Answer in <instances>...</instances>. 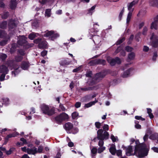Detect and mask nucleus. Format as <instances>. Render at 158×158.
<instances>
[{
    "mask_svg": "<svg viewBox=\"0 0 158 158\" xmlns=\"http://www.w3.org/2000/svg\"><path fill=\"white\" fill-rule=\"evenodd\" d=\"M116 149L115 146L114 145H112L109 148L110 152L113 155H115L116 154Z\"/></svg>",
    "mask_w": 158,
    "mask_h": 158,
    "instance_id": "nucleus-22",
    "label": "nucleus"
},
{
    "mask_svg": "<svg viewBox=\"0 0 158 158\" xmlns=\"http://www.w3.org/2000/svg\"><path fill=\"white\" fill-rule=\"evenodd\" d=\"M116 153L118 156H122V151L121 150H118L116 151Z\"/></svg>",
    "mask_w": 158,
    "mask_h": 158,
    "instance_id": "nucleus-50",
    "label": "nucleus"
},
{
    "mask_svg": "<svg viewBox=\"0 0 158 158\" xmlns=\"http://www.w3.org/2000/svg\"><path fill=\"white\" fill-rule=\"evenodd\" d=\"M157 56V54L156 52H155L154 53L153 56L152 57V60L154 61H155L156 59V58Z\"/></svg>",
    "mask_w": 158,
    "mask_h": 158,
    "instance_id": "nucleus-60",
    "label": "nucleus"
},
{
    "mask_svg": "<svg viewBox=\"0 0 158 158\" xmlns=\"http://www.w3.org/2000/svg\"><path fill=\"white\" fill-rule=\"evenodd\" d=\"M132 70L131 69H129L127 70L125 72H124L122 75V77L123 78H125L129 76L130 71Z\"/></svg>",
    "mask_w": 158,
    "mask_h": 158,
    "instance_id": "nucleus-23",
    "label": "nucleus"
},
{
    "mask_svg": "<svg viewBox=\"0 0 158 158\" xmlns=\"http://www.w3.org/2000/svg\"><path fill=\"white\" fill-rule=\"evenodd\" d=\"M105 149V147H100L98 149V152L99 153H100L103 152Z\"/></svg>",
    "mask_w": 158,
    "mask_h": 158,
    "instance_id": "nucleus-39",
    "label": "nucleus"
},
{
    "mask_svg": "<svg viewBox=\"0 0 158 158\" xmlns=\"http://www.w3.org/2000/svg\"><path fill=\"white\" fill-rule=\"evenodd\" d=\"M135 127L137 129H140L141 127V126L140 125L138 124V121H135Z\"/></svg>",
    "mask_w": 158,
    "mask_h": 158,
    "instance_id": "nucleus-55",
    "label": "nucleus"
},
{
    "mask_svg": "<svg viewBox=\"0 0 158 158\" xmlns=\"http://www.w3.org/2000/svg\"><path fill=\"white\" fill-rule=\"evenodd\" d=\"M107 60L112 66L114 65L116 63L119 64L121 63L120 59L118 57H117L115 59L108 58Z\"/></svg>",
    "mask_w": 158,
    "mask_h": 158,
    "instance_id": "nucleus-9",
    "label": "nucleus"
},
{
    "mask_svg": "<svg viewBox=\"0 0 158 158\" xmlns=\"http://www.w3.org/2000/svg\"><path fill=\"white\" fill-rule=\"evenodd\" d=\"M91 156L92 157L95 156V155L97 153V149L95 147H94L91 149Z\"/></svg>",
    "mask_w": 158,
    "mask_h": 158,
    "instance_id": "nucleus-26",
    "label": "nucleus"
},
{
    "mask_svg": "<svg viewBox=\"0 0 158 158\" xmlns=\"http://www.w3.org/2000/svg\"><path fill=\"white\" fill-rule=\"evenodd\" d=\"M98 89L97 86H93L92 87H88L84 88H81V89L84 91H91L94 90L96 89Z\"/></svg>",
    "mask_w": 158,
    "mask_h": 158,
    "instance_id": "nucleus-15",
    "label": "nucleus"
},
{
    "mask_svg": "<svg viewBox=\"0 0 158 158\" xmlns=\"http://www.w3.org/2000/svg\"><path fill=\"white\" fill-rule=\"evenodd\" d=\"M106 75V73H99L96 74L93 78H89L87 84L89 86H93L101 80Z\"/></svg>",
    "mask_w": 158,
    "mask_h": 158,
    "instance_id": "nucleus-2",
    "label": "nucleus"
},
{
    "mask_svg": "<svg viewBox=\"0 0 158 158\" xmlns=\"http://www.w3.org/2000/svg\"><path fill=\"white\" fill-rule=\"evenodd\" d=\"M149 3L151 6L158 7V0H149Z\"/></svg>",
    "mask_w": 158,
    "mask_h": 158,
    "instance_id": "nucleus-20",
    "label": "nucleus"
},
{
    "mask_svg": "<svg viewBox=\"0 0 158 158\" xmlns=\"http://www.w3.org/2000/svg\"><path fill=\"white\" fill-rule=\"evenodd\" d=\"M150 28L151 29L154 28L155 30H157L158 28V23L154 21L151 23Z\"/></svg>",
    "mask_w": 158,
    "mask_h": 158,
    "instance_id": "nucleus-24",
    "label": "nucleus"
},
{
    "mask_svg": "<svg viewBox=\"0 0 158 158\" xmlns=\"http://www.w3.org/2000/svg\"><path fill=\"white\" fill-rule=\"evenodd\" d=\"M15 47H13V46H12L10 50V52L11 54H13L15 51Z\"/></svg>",
    "mask_w": 158,
    "mask_h": 158,
    "instance_id": "nucleus-57",
    "label": "nucleus"
},
{
    "mask_svg": "<svg viewBox=\"0 0 158 158\" xmlns=\"http://www.w3.org/2000/svg\"><path fill=\"white\" fill-rule=\"evenodd\" d=\"M95 125L96 128H100L101 124L100 122H97L95 123Z\"/></svg>",
    "mask_w": 158,
    "mask_h": 158,
    "instance_id": "nucleus-51",
    "label": "nucleus"
},
{
    "mask_svg": "<svg viewBox=\"0 0 158 158\" xmlns=\"http://www.w3.org/2000/svg\"><path fill=\"white\" fill-rule=\"evenodd\" d=\"M27 152L29 154L35 155L37 153V148H34L33 149L27 148Z\"/></svg>",
    "mask_w": 158,
    "mask_h": 158,
    "instance_id": "nucleus-16",
    "label": "nucleus"
},
{
    "mask_svg": "<svg viewBox=\"0 0 158 158\" xmlns=\"http://www.w3.org/2000/svg\"><path fill=\"white\" fill-rule=\"evenodd\" d=\"M92 75V72L91 71H88L86 72L85 75L86 77H91Z\"/></svg>",
    "mask_w": 158,
    "mask_h": 158,
    "instance_id": "nucleus-46",
    "label": "nucleus"
},
{
    "mask_svg": "<svg viewBox=\"0 0 158 158\" xmlns=\"http://www.w3.org/2000/svg\"><path fill=\"white\" fill-rule=\"evenodd\" d=\"M18 52L19 54L23 56L25 55V51L22 49H20L18 50Z\"/></svg>",
    "mask_w": 158,
    "mask_h": 158,
    "instance_id": "nucleus-48",
    "label": "nucleus"
},
{
    "mask_svg": "<svg viewBox=\"0 0 158 158\" xmlns=\"http://www.w3.org/2000/svg\"><path fill=\"white\" fill-rule=\"evenodd\" d=\"M16 136V135L15 133H13L12 134H10L8 135L5 138V139L7 141H8V140L9 138H11L12 137H14Z\"/></svg>",
    "mask_w": 158,
    "mask_h": 158,
    "instance_id": "nucleus-32",
    "label": "nucleus"
},
{
    "mask_svg": "<svg viewBox=\"0 0 158 158\" xmlns=\"http://www.w3.org/2000/svg\"><path fill=\"white\" fill-rule=\"evenodd\" d=\"M103 131H106L109 130V126L107 124H105L103 127Z\"/></svg>",
    "mask_w": 158,
    "mask_h": 158,
    "instance_id": "nucleus-49",
    "label": "nucleus"
},
{
    "mask_svg": "<svg viewBox=\"0 0 158 158\" xmlns=\"http://www.w3.org/2000/svg\"><path fill=\"white\" fill-rule=\"evenodd\" d=\"M15 149V148H10L8 151H6V154L9 155H10L12 152L14 151Z\"/></svg>",
    "mask_w": 158,
    "mask_h": 158,
    "instance_id": "nucleus-36",
    "label": "nucleus"
},
{
    "mask_svg": "<svg viewBox=\"0 0 158 158\" xmlns=\"http://www.w3.org/2000/svg\"><path fill=\"white\" fill-rule=\"evenodd\" d=\"M148 31V28L147 27L145 26L144 27L143 31H142V34L143 35H146L147 34V32Z\"/></svg>",
    "mask_w": 158,
    "mask_h": 158,
    "instance_id": "nucleus-42",
    "label": "nucleus"
},
{
    "mask_svg": "<svg viewBox=\"0 0 158 158\" xmlns=\"http://www.w3.org/2000/svg\"><path fill=\"white\" fill-rule=\"evenodd\" d=\"M3 102L2 104H5L6 105H8L9 103V99L8 98H6L3 99Z\"/></svg>",
    "mask_w": 158,
    "mask_h": 158,
    "instance_id": "nucleus-40",
    "label": "nucleus"
},
{
    "mask_svg": "<svg viewBox=\"0 0 158 158\" xmlns=\"http://www.w3.org/2000/svg\"><path fill=\"white\" fill-rule=\"evenodd\" d=\"M144 25V22H142L140 23L139 25V29H141Z\"/></svg>",
    "mask_w": 158,
    "mask_h": 158,
    "instance_id": "nucleus-59",
    "label": "nucleus"
},
{
    "mask_svg": "<svg viewBox=\"0 0 158 158\" xmlns=\"http://www.w3.org/2000/svg\"><path fill=\"white\" fill-rule=\"evenodd\" d=\"M96 102L95 101L91 102L85 104V106L87 108H88L94 105Z\"/></svg>",
    "mask_w": 158,
    "mask_h": 158,
    "instance_id": "nucleus-35",
    "label": "nucleus"
},
{
    "mask_svg": "<svg viewBox=\"0 0 158 158\" xmlns=\"http://www.w3.org/2000/svg\"><path fill=\"white\" fill-rule=\"evenodd\" d=\"M47 53V51L46 50H44L41 53V55L42 56H45Z\"/></svg>",
    "mask_w": 158,
    "mask_h": 158,
    "instance_id": "nucleus-63",
    "label": "nucleus"
},
{
    "mask_svg": "<svg viewBox=\"0 0 158 158\" xmlns=\"http://www.w3.org/2000/svg\"><path fill=\"white\" fill-rule=\"evenodd\" d=\"M27 38L24 35L20 36L18 41L17 43L20 45L25 47L28 44V42L27 40Z\"/></svg>",
    "mask_w": 158,
    "mask_h": 158,
    "instance_id": "nucleus-8",
    "label": "nucleus"
},
{
    "mask_svg": "<svg viewBox=\"0 0 158 158\" xmlns=\"http://www.w3.org/2000/svg\"><path fill=\"white\" fill-rule=\"evenodd\" d=\"M100 140L99 141L98 143V145L100 147H103V145L104 144V142L103 140L104 139H100Z\"/></svg>",
    "mask_w": 158,
    "mask_h": 158,
    "instance_id": "nucleus-54",
    "label": "nucleus"
},
{
    "mask_svg": "<svg viewBox=\"0 0 158 158\" xmlns=\"http://www.w3.org/2000/svg\"><path fill=\"white\" fill-rule=\"evenodd\" d=\"M78 130L77 128H73L72 131H71V133L73 134H75L78 132Z\"/></svg>",
    "mask_w": 158,
    "mask_h": 158,
    "instance_id": "nucleus-56",
    "label": "nucleus"
},
{
    "mask_svg": "<svg viewBox=\"0 0 158 158\" xmlns=\"http://www.w3.org/2000/svg\"><path fill=\"white\" fill-rule=\"evenodd\" d=\"M135 54L133 52H131L128 55V59L133 60L135 58Z\"/></svg>",
    "mask_w": 158,
    "mask_h": 158,
    "instance_id": "nucleus-27",
    "label": "nucleus"
},
{
    "mask_svg": "<svg viewBox=\"0 0 158 158\" xmlns=\"http://www.w3.org/2000/svg\"><path fill=\"white\" fill-rule=\"evenodd\" d=\"M45 16L49 17L51 15V9H47L45 12Z\"/></svg>",
    "mask_w": 158,
    "mask_h": 158,
    "instance_id": "nucleus-38",
    "label": "nucleus"
},
{
    "mask_svg": "<svg viewBox=\"0 0 158 158\" xmlns=\"http://www.w3.org/2000/svg\"><path fill=\"white\" fill-rule=\"evenodd\" d=\"M124 11V7H123L122 10L120 12L119 15V18L120 20H121L123 16V13Z\"/></svg>",
    "mask_w": 158,
    "mask_h": 158,
    "instance_id": "nucleus-43",
    "label": "nucleus"
},
{
    "mask_svg": "<svg viewBox=\"0 0 158 158\" xmlns=\"http://www.w3.org/2000/svg\"><path fill=\"white\" fill-rule=\"evenodd\" d=\"M78 115V113L75 112L73 113L72 114V117L73 119H75L76 118Z\"/></svg>",
    "mask_w": 158,
    "mask_h": 158,
    "instance_id": "nucleus-44",
    "label": "nucleus"
},
{
    "mask_svg": "<svg viewBox=\"0 0 158 158\" xmlns=\"http://www.w3.org/2000/svg\"><path fill=\"white\" fill-rule=\"evenodd\" d=\"M53 0H40V2L42 4H44L47 2H52Z\"/></svg>",
    "mask_w": 158,
    "mask_h": 158,
    "instance_id": "nucleus-34",
    "label": "nucleus"
},
{
    "mask_svg": "<svg viewBox=\"0 0 158 158\" xmlns=\"http://www.w3.org/2000/svg\"><path fill=\"white\" fill-rule=\"evenodd\" d=\"M16 0H11L10 2V6L12 9H14L16 6Z\"/></svg>",
    "mask_w": 158,
    "mask_h": 158,
    "instance_id": "nucleus-25",
    "label": "nucleus"
},
{
    "mask_svg": "<svg viewBox=\"0 0 158 158\" xmlns=\"http://www.w3.org/2000/svg\"><path fill=\"white\" fill-rule=\"evenodd\" d=\"M64 127L67 133H71V130L73 128V125L71 123L68 122L65 124Z\"/></svg>",
    "mask_w": 158,
    "mask_h": 158,
    "instance_id": "nucleus-14",
    "label": "nucleus"
},
{
    "mask_svg": "<svg viewBox=\"0 0 158 158\" xmlns=\"http://www.w3.org/2000/svg\"><path fill=\"white\" fill-rule=\"evenodd\" d=\"M43 150V147L42 146H39L37 150V152L41 153Z\"/></svg>",
    "mask_w": 158,
    "mask_h": 158,
    "instance_id": "nucleus-53",
    "label": "nucleus"
},
{
    "mask_svg": "<svg viewBox=\"0 0 158 158\" xmlns=\"http://www.w3.org/2000/svg\"><path fill=\"white\" fill-rule=\"evenodd\" d=\"M36 34L38 35L39 34L37 33L35 34L34 33H31L29 35L28 38L31 40H33L36 37Z\"/></svg>",
    "mask_w": 158,
    "mask_h": 158,
    "instance_id": "nucleus-31",
    "label": "nucleus"
},
{
    "mask_svg": "<svg viewBox=\"0 0 158 158\" xmlns=\"http://www.w3.org/2000/svg\"><path fill=\"white\" fill-rule=\"evenodd\" d=\"M151 40H152V45L154 48L158 47V37L155 35L154 33H152V36L150 38Z\"/></svg>",
    "mask_w": 158,
    "mask_h": 158,
    "instance_id": "nucleus-10",
    "label": "nucleus"
},
{
    "mask_svg": "<svg viewBox=\"0 0 158 158\" xmlns=\"http://www.w3.org/2000/svg\"><path fill=\"white\" fill-rule=\"evenodd\" d=\"M44 35L45 37H50L51 40H53L59 36V35L53 31H47Z\"/></svg>",
    "mask_w": 158,
    "mask_h": 158,
    "instance_id": "nucleus-6",
    "label": "nucleus"
},
{
    "mask_svg": "<svg viewBox=\"0 0 158 158\" xmlns=\"http://www.w3.org/2000/svg\"><path fill=\"white\" fill-rule=\"evenodd\" d=\"M139 0H134L127 4V9L129 11L133 12L134 10L133 6L138 4Z\"/></svg>",
    "mask_w": 158,
    "mask_h": 158,
    "instance_id": "nucleus-12",
    "label": "nucleus"
},
{
    "mask_svg": "<svg viewBox=\"0 0 158 158\" xmlns=\"http://www.w3.org/2000/svg\"><path fill=\"white\" fill-rule=\"evenodd\" d=\"M34 42L35 44H39L38 46L40 49L48 48V43L44 39L38 38L34 40Z\"/></svg>",
    "mask_w": 158,
    "mask_h": 158,
    "instance_id": "nucleus-4",
    "label": "nucleus"
},
{
    "mask_svg": "<svg viewBox=\"0 0 158 158\" xmlns=\"http://www.w3.org/2000/svg\"><path fill=\"white\" fill-rule=\"evenodd\" d=\"M7 56L4 53H1L0 54V58L2 60H5L7 58Z\"/></svg>",
    "mask_w": 158,
    "mask_h": 158,
    "instance_id": "nucleus-33",
    "label": "nucleus"
},
{
    "mask_svg": "<svg viewBox=\"0 0 158 158\" xmlns=\"http://www.w3.org/2000/svg\"><path fill=\"white\" fill-rule=\"evenodd\" d=\"M127 52H131L133 50V48L129 46H127L125 48Z\"/></svg>",
    "mask_w": 158,
    "mask_h": 158,
    "instance_id": "nucleus-45",
    "label": "nucleus"
},
{
    "mask_svg": "<svg viewBox=\"0 0 158 158\" xmlns=\"http://www.w3.org/2000/svg\"><path fill=\"white\" fill-rule=\"evenodd\" d=\"M69 63H70L69 62H67V60H64L61 61L60 63V64L61 65L64 66L68 65L69 64Z\"/></svg>",
    "mask_w": 158,
    "mask_h": 158,
    "instance_id": "nucleus-37",
    "label": "nucleus"
},
{
    "mask_svg": "<svg viewBox=\"0 0 158 158\" xmlns=\"http://www.w3.org/2000/svg\"><path fill=\"white\" fill-rule=\"evenodd\" d=\"M29 66V63L28 62L23 61L21 64V68L23 70L27 69Z\"/></svg>",
    "mask_w": 158,
    "mask_h": 158,
    "instance_id": "nucleus-19",
    "label": "nucleus"
},
{
    "mask_svg": "<svg viewBox=\"0 0 158 158\" xmlns=\"http://www.w3.org/2000/svg\"><path fill=\"white\" fill-rule=\"evenodd\" d=\"M81 103L79 102H77L75 104V106L76 108H78L80 107Z\"/></svg>",
    "mask_w": 158,
    "mask_h": 158,
    "instance_id": "nucleus-64",
    "label": "nucleus"
},
{
    "mask_svg": "<svg viewBox=\"0 0 158 158\" xmlns=\"http://www.w3.org/2000/svg\"><path fill=\"white\" fill-rule=\"evenodd\" d=\"M23 59V57L21 56L18 55L15 57V61L17 62L21 61Z\"/></svg>",
    "mask_w": 158,
    "mask_h": 158,
    "instance_id": "nucleus-28",
    "label": "nucleus"
},
{
    "mask_svg": "<svg viewBox=\"0 0 158 158\" xmlns=\"http://www.w3.org/2000/svg\"><path fill=\"white\" fill-rule=\"evenodd\" d=\"M93 40L95 44H99L101 42V38L99 36H95Z\"/></svg>",
    "mask_w": 158,
    "mask_h": 158,
    "instance_id": "nucleus-21",
    "label": "nucleus"
},
{
    "mask_svg": "<svg viewBox=\"0 0 158 158\" xmlns=\"http://www.w3.org/2000/svg\"><path fill=\"white\" fill-rule=\"evenodd\" d=\"M150 138L153 139H156L158 138V133H155L152 134L150 136Z\"/></svg>",
    "mask_w": 158,
    "mask_h": 158,
    "instance_id": "nucleus-30",
    "label": "nucleus"
},
{
    "mask_svg": "<svg viewBox=\"0 0 158 158\" xmlns=\"http://www.w3.org/2000/svg\"><path fill=\"white\" fill-rule=\"evenodd\" d=\"M7 25V23L6 21H3L0 24V27L1 28L4 29L6 28Z\"/></svg>",
    "mask_w": 158,
    "mask_h": 158,
    "instance_id": "nucleus-29",
    "label": "nucleus"
},
{
    "mask_svg": "<svg viewBox=\"0 0 158 158\" xmlns=\"http://www.w3.org/2000/svg\"><path fill=\"white\" fill-rule=\"evenodd\" d=\"M134 37V35H131L129 39V40L128 42V44H130L131 43V41L133 39Z\"/></svg>",
    "mask_w": 158,
    "mask_h": 158,
    "instance_id": "nucleus-62",
    "label": "nucleus"
},
{
    "mask_svg": "<svg viewBox=\"0 0 158 158\" xmlns=\"http://www.w3.org/2000/svg\"><path fill=\"white\" fill-rule=\"evenodd\" d=\"M7 73H2L0 76V81H2L4 80L5 75Z\"/></svg>",
    "mask_w": 158,
    "mask_h": 158,
    "instance_id": "nucleus-52",
    "label": "nucleus"
},
{
    "mask_svg": "<svg viewBox=\"0 0 158 158\" xmlns=\"http://www.w3.org/2000/svg\"><path fill=\"white\" fill-rule=\"evenodd\" d=\"M68 115L64 113L60 114L57 116L55 118V119L58 123H61L63 121L68 118Z\"/></svg>",
    "mask_w": 158,
    "mask_h": 158,
    "instance_id": "nucleus-7",
    "label": "nucleus"
},
{
    "mask_svg": "<svg viewBox=\"0 0 158 158\" xmlns=\"http://www.w3.org/2000/svg\"><path fill=\"white\" fill-rule=\"evenodd\" d=\"M8 71L7 67L5 65H2L0 66V73L7 74Z\"/></svg>",
    "mask_w": 158,
    "mask_h": 158,
    "instance_id": "nucleus-18",
    "label": "nucleus"
},
{
    "mask_svg": "<svg viewBox=\"0 0 158 158\" xmlns=\"http://www.w3.org/2000/svg\"><path fill=\"white\" fill-rule=\"evenodd\" d=\"M14 71L12 72V74L15 77L16 75H17L20 73V70L19 69L20 68L19 65H17V67L14 66L13 67Z\"/></svg>",
    "mask_w": 158,
    "mask_h": 158,
    "instance_id": "nucleus-17",
    "label": "nucleus"
},
{
    "mask_svg": "<svg viewBox=\"0 0 158 158\" xmlns=\"http://www.w3.org/2000/svg\"><path fill=\"white\" fill-rule=\"evenodd\" d=\"M148 151V149L146 148V145L142 143L135 145L134 153H131L133 152L132 146H129L126 149V153L128 156L135 155L137 157L140 158L147 156Z\"/></svg>",
    "mask_w": 158,
    "mask_h": 158,
    "instance_id": "nucleus-1",
    "label": "nucleus"
},
{
    "mask_svg": "<svg viewBox=\"0 0 158 158\" xmlns=\"http://www.w3.org/2000/svg\"><path fill=\"white\" fill-rule=\"evenodd\" d=\"M125 40V38H123L121 39L118 40L116 43V44L117 45H119L121 43H122L124 40Z\"/></svg>",
    "mask_w": 158,
    "mask_h": 158,
    "instance_id": "nucleus-47",
    "label": "nucleus"
},
{
    "mask_svg": "<svg viewBox=\"0 0 158 158\" xmlns=\"http://www.w3.org/2000/svg\"><path fill=\"white\" fill-rule=\"evenodd\" d=\"M132 12L129 11V12L127 15V18L130 19H131L132 15Z\"/></svg>",
    "mask_w": 158,
    "mask_h": 158,
    "instance_id": "nucleus-58",
    "label": "nucleus"
},
{
    "mask_svg": "<svg viewBox=\"0 0 158 158\" xmlns=\"http://www.w3.org/2000/svg\"><path fill=\"white\" fill-rule=\"evenodd\" d=\"M9 15L8 12H4L2 15V17L3 19H6Z\"/></svg>",
    "mask_w": 158,
    "mask_h": 158,
    "instance_id": "nucleus-41",
    "label": "nucleus"
},
{
    "mask_svg": "<svg viewBox=\"0 0 158 158\" xmlns=\"http://www.w3.org/2000/svg\"><path fill=\"white\" fill-rule=\"evenodd\" d=\"M18 24V21L13 19H11L10 20L8 26L9 28L13 29L16 27Z\"/></svg>",
    "mask_w": 158,
    "mask_h": 158,
    "instance_id": "nucleus-13",
    "label": "nucleus"
},
{
    "mask_svg": "<svg viewBox=\"0 0 158 158\" xmlns=\"http://www.w3.org/2000/svg\"><path fill=\"white\" fill-rule=\"evenodd\" d=\"M105 63L106 61L105 60L99 59L91 60L90 61L89 63L90 65H94L98 64L105 65Z\"/></svg>",
    "mask_w": 158,
    "mask_h": 158,
    "instance_id": "nucleus-11",
    "label": "nucleus"
},
{
    "mask_svg": "<svg viewBox=\"0 0 158 158\" xmlns=\"http://www.w3.org/2000/svg\"><path fill=\"white\" fill-rule=\"evenodd\" d=\"M143 50L145 52H147L149 50V48L146 46H144Z\"/></svg>",
    "mask_w": 158,
    "mask_h": 158,
    "instance_id": "nucleus-61",
    "label": "nucleus"
},
{
    "mask_svg": "<svg viewBox=\"0 0 158 158\" xmlns=\"http://www.w3.org/2000/svg\"><path fill=\"white\" fill-rule=\"evenodd\" d=\"M97 138L98 139H107L109 137V134L108 132L104 131L102 129H99L97 132Z\"/></svg>",
    "mask_w": 158,
    "mask_h": 158,
    "instance_id": "nucleus-5",
    "label": "nucleus"
},
{
    "mask_svg": "<svg viewBox=\"0 0 158 158\" xmlns=\"http://www.w3.org/2000/svg\"><path fill=\"white\" fill-rule=\"evenodd\" d=\"M41 109L43 113L49 116H51L55 113L54 108L45 105H42Z\"/></svg>",
    "mask_w": 158,
    "mask_h": 158,
    "instance_id": "nucleus-3",
    "label": "nucleus"
}]
</instances>
